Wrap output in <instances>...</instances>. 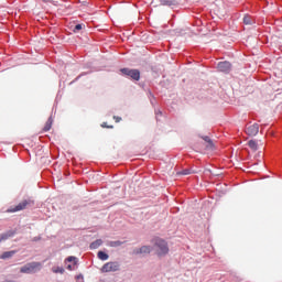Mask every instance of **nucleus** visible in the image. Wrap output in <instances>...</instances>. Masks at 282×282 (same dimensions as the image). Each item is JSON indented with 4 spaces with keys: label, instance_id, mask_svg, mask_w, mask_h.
<instances>
[{
    "label": "nucleus",
    "instance_id": "5",
    "mask_svg": "<svg viewBox=\"0 0 282 282\" xmlns=\"http://www.w3.org/2000/svg\"><path fill=\"white\" fill-rule=\"evenodd\" d=\"M118 271H120V262L118 261L107 262L101 267L102 273L118 272Z\"/></svg>",
    "mask_w": 282,
    "mask_h": 282
},
{
    "label": "nucleus",
    "instance_id": "3",
    "mask_svg": "<svg viewBox=\"0 0 282 282\" xmlns=\"http://www.w3.org/2000/svg\"><path fill=\"white\" fill-rule=\"evenodd\" d=\"M41 268H43V264L41 262L33 261L21 267L20 272L22 274H32L36 272V270H41Z\"/></svg>",
    "mask_w": 282,
    "mask_h": 282
},
{
    "label": "nucleus",
    "instance_id": "26",
    "mask_svg": "<svg viewBox=\"0 0 282 282\" xmlns=\"http://www.w3.org/2000/svg\"><path fill=\"white\" fill-rule=\"evenodd\" d=\"M116 122H122V117L113 116Z\"/></svg>",
    "mask_w": 282,
    "mask_h": 282
},
{
    "label": "nucleus",
    "instance_id": "25",
    "mask_svg": "<svg viewBox=\"0 0 282 282\" xmlns=\"http://www.w3.org/2000/svg\"><path fill=\"white\" fill-rule=\"evenodd\" d=\"M102 129H113V126H108L107 122L101 123Z\"/></svg>",
    "mask_w": 282,
    "mask_h": 282
},
{
    "label": "nucleus",
    "instance_id": "10",
    "mask_svg": "<svg viewBox=\"0 0 282 282\" xmlns=\"http://www.w3.org/2000/svg\"><path fill=\"white\" fill-rule=\"evenodd\" d=\"M150 252H153V247L151 246H142L133 250V254H149Z\"/></svg>",
    "mask_w": 282,
    "mask_h": 282
},
{
    "label": "nucleus",
    "instance_id": "2",
    "mask_svg": "<svg viewBox=\"0 0 282 282\" xmlns=\"http://www.w3.org/2000/svg\"><path fill=\"white\" fill-rule=\"evenodd\" d=\"M119 72L121 76L132 80V83H139L140 78H142V73L138 68L123 67Z\"/></svg>",
    "mask_w": 282,
    "mask_h": 282
},
{
    "label": "nucleus",
    "instance_id": "24",
    "mask_svg": "<svg viewBox=\"0 0 282 282\" xmlns=\"http://www.w3.org/2000/svg\"><path fill=\"white\" fill-rule=\"evenodd\" d=\"M76 281H85V275L83 273H79L75 276Z\"/></svg>",
    "mask_w": 282,
    "mask_h": 282
},
{
    "label": "nucleus",
    "instance_id": "12",
    "mask_svg": "<svg viewBox=\"0 0 282 282\" xmlns=\"http://www.w3.org/2000/svg\"><path fill=\"white\" fill-rule=\"evenodd\" d=\"M242 23L245 25H254V23H257V21L252 18V15H250L249 13H246L243 15Z\"/></svg>",
    "mask_w": 282,
    "mask_h": 282
},
{
    "label": "nucleus",
    "instance_id": "30",
    "mask_svg": "<svg viewBox=\"0 0 282 282\" xmlns=\"http://www.w3.org/2000/svg\"><path fill=\"white\" fill-rule=\"evenodd\" d=\"M156 116H162V110H158Z\"/></svg>",
    "mask_w": 282,
    "mask_h": 282
},
{
    "label": "nucleus",
    "instance_id": "20",
    "mask_svg": "<svg viewBox=\"0 0 282 282\" xmlns=\"http://www.w3.org/2000/svg\"><path fill=\"white\" fill-rule=\"evenodd\" d=\"M54 122V119H52V117H50L43 128L44 133H47V131H50V129H52V124Z\"/></svg>",
    "mask_w": 282,
    "mask_h": 282
},
{
    "label": "nucleus",
    "instance_id": "9",
    "mask_svg": "<svg viewBox=\"0 0 282 282\" xmlns=\"http://www.w3.org/2000/svg\"><path fill=\"white\" fill-rule=\"evenodd\" d=\"M19 230L15 228V229H10V230H7L6 232H2L0 234V243L1 241H8V239L14 237V235H17Z\"/></svg>",
    "mask_w": 282,
    "mask_h": 282
},
{
    "label": "nucleus",
    "instance_id": "29",
    "mask_svg": "<svg viewBox=\"0 0 282 282\" xmlns=\"http://www.w3.org/2000/svg\"><path fill=\"white\" fill-rule=\"evenodd\" d=\"M41 237H34L33 241H40Z\"/></svg>",
    "mask_w": 282,
    "mask_h": 282
},
{
    "label": "nucleus",
    "instance_id": "21",
    "mask_svg": "<svg viewBox=\"0 0 282 282\" xmlns=\"http://www.w3.org/2000/svg\"><path fill=\"white\" fill-rule=\"evenodd\" d=\"M84 28H85V24L77 23V24H75V26H73L72 32L74 34H78V32H80V30H83Z\"/></svg>",
    "mask_w": 282,
    "mask_h": 282
},
{
    "label": "nucleus",
    "instance_id": "27",
    "mask_svg": "<svg viewBox=\"0 0 282 282\" xmlns=\"http://www.w3.org/2000/svg\"><path fill=\"white\" fill-rule=\"evenodd\" d=\"M84 69H91V64H88V63L85 64V65H84Z\"/></svg>",
    "mask_w": 282,
    "mask_h": 282
},
{
    "label": "nucleus",
    "instance_id": "16",
    "mask_svg": "<svg viewBox=\"0 0 282 282\" xmlns=\"http://www.w3.org/2000/svg\"><path fill=\"white\" fill-rule=\"evenodd\" d=\"M17 254V251L15 250H10V251H4L1 256H0V259H12L13 256Z\"/></svg>",
    "mask_w": 282,
    "mask_h": 282
},
{
    "label": "nucleus",
    "instance_id": "18",
    "mask_svg": "<svg viewBox=\"0 0 282 282\" xmlns=\"http://www.w3.org/2000/svg\"><path fill=\"white\" fill-rule=\"evenodd\" d=\"M248 147L251 149V151H259V143H257V140L254 139L248 141Z\"/></svg>",
    "mask_w": 282,
    "mask_h": 282
},
{
    "label": "nucleus",
    "instance_id": "8",
    "mask_svg": "<svg viewBox=\"0 0 282 282\" xmlns=\"http://www.w3.org/2000/svg\"><path fill=\"white\" fill-rule=\"evenodd\" d=\"M247 135L254 138V135L259 134V123H253L251 126L246 127Z\"/></svg>",
    "mask_w": 282,
    "mask_h": 282
},
{
    "label": "nucleus",
    "instance_id": "15",
    "mask_svg": "<svg viewBox=\"0 0 282 282\" xmlns=\"http://www.w3.org/2000/svg\"><path fill=\"white\" fill-rule=\"evenodd\" d=\"M97 259H99L100 261H108L109 260V253H107V251L99 250L97 252Z\"/></svg>",
    "mask_w": 282,
    "mask_h": 282
},
{
    "label": "nucleus",
    "instance_id": "28",
    "mask_svg": "<svg viewBox=\"0 0 282 282\" xmlns=\"http://www.w3.org/2000/svg\"><path fill=\"white\" fill-rule=\"evenodd\" d=\"M149 97L150 98H155V95H153V93L151 90H149Z\"/></svg>",
    "mask_w": 282,
    "mask_h": 282
},
{
    "label": "nucleus",
    "instance_id": "11",
    "mask_svg": "<svg viewBox=\"0 0 282 282\" xmlns=\"http://www.w3.org/2000/svg\"><path fill=\"white\" fill-rule=\"evenodd\" d=\"M199 138H200V140H204V142L207 143L205 147L208 151H213V149H215V142L213 141V139H210V137L199 135Z\"/></svg>",
    "mask_w": 282,
    "mask_h": 282
},
{
    "label": "nucleus",
    "instance_id": "7",
    "mask_svg": "<svg viewBox=\"0 0 282 282\" xmlns=\"http://www.w3.org/2000/svg\"><path fill=\"white\" fill-rule=\"evenodd\" d=\"M65 263H72L66 265V270L72 272L78 268V258L76 256H68L65 259Z\"/></svg>",
    "mask_w": 282,
    "mask_h": 282
},
{
    "label": "nucleus",
    "instance_id": "31",
    "mask_svg": "<svg viewBox=\"0 0 282 282\" xmlns=\"http://www.w3.org/2000/svg\"><path fill=\"white\" fill-rule=\"evenodd\" d=\"M59 96H61V93L57 94V97H59Z\"/></svg>",
    "mask_w": 282,
    "mask_h": 282
},
{
    "label": "nucleus",
    "instance_id": "23",
    "mask_svg": "<svg viewBox=\"0 0 282 282\" xmlns=\"http://www.w3.org/2000/svg\"><path fill=\"white\" fill-rule=\"evenodd\" d=\"M110 248H120L122 246V241L120 240H115L109 242Z\"/></svg>",
    "mask_w": 282,
    "mask_h": 282
},
{
    "label": "nucleus",
    "instance_id": "22",
    "mask_svg": "<svg viewBox=\"0 0 282 282\" xmlns=\"http://www.w3.org/2000/svg\"><path fill=\"white\" fill-rule=\"evenodd\" d=\"M52 272H54V274H65V268H63V267H54L52 269Z\"/></svg>",
    "mask_w": 282,
    "mask_h": 282
},
{
    "label": "nucleus",
    "instance_id": "6",
    "mask_svg": "<svg viewBox=\"0 0 282 282\" xmlns=\"http://www.w3.org/2000/svg\"><path fill=\"white\" fill-rule=\"evenodd\" d=\"M218 72H221L223 74H230L232 72V63L228 61H223L217 64Z\"/></svg>",
    "mask_w": 282,
    "mask_h": 282
},
{
    "label": "nucleus",
    "instance_id": "13",
    "mask_svg": "<svg viewBox=\"0 0 282 282\" xmlns=\"http://www.w3.org/2000/svg\"><path fill=\"white\" fill-rule=\"evenodd\" d=\"M161 6H167L169 8H173L178 6L180 2L177 0H160Z\"/></svg>",
    "mask_w": 282,
    "mask_h": 282
},
{
    "label": "nucleus",
    "instance_id": "1",
    "mask_svg": "<svg viewBox=\"0 0 282 282\" xmlns=\"http://www.w3.org/2000/svg\"><path fill=\"white\" fill-rule=\"evenodd\" d=\"M152 243L154 248H158L156 250V256L158 257H166L169 252H171V249L169 248V242L161 237H154L152 239Z\"/></svg>",
    "mask_w": 282,
    "mask_h": 282
},
{
    "label": "nucleus",
    "instance_id": "17",
    "mask_svg": "<svg viewBox=\"0 0 282 282\" xmlns=\"http://www.w3.org/2000/svg\"><path fill=\"white\" fill-rule=\"evenodd\" d=\"M195 171L193 169H184L182 171L176 172V175L178 177H182V175H193Z\"/></svg>",
    "mask_w": 282,
    "mask_h": 282
},
{
    "label": "nucleus",
    "instance_id": "14",
    "mask_svg": "<svg viewBox=\"0 0 282 282\" xmlns=\"http://www.w3.org/2000/svg\"><path fill=\"white\" fill-rule=\"evenodd\" d=\"M100 246H102V239H96L95 241L90 242L89 250H98Z\"/></svg>",
    "mask_w": 282,
    "mask_h": 282
},
{
    "label": "nucleus",
    "instance_id": "4",
    "mask_svg": "<svg viewBox=\"0 0 282 282\" xmlns=\"http://www.w3.org/2000/svg\"><path fill=\"white\" fill-rule=\"evenodd\" d=\"M32 204H34L32 199H24L14 207H9L7 209V213H19L21 210H25V208H28V206H32Z\"/></svg>",
    "mask_w": 282,
    "mask_h": 282
},
{
    "label": "nucleus",
    "instance_id": "19",
    "mask_svg": "<svg viewBox=\"0 0 282 282\" xmlns=\"http://www.w3.org/2000/svg\"><path fill=\"white\" fill-rule=\"evenodd\" d=\"M89 74H91V70L80 73L75 79H73L69 83V85H74L75 83H78V80L82 79L83 76H89Z\"/></svg>",
    "mask_w": 282,
    "mask_h": 282
}]
</instances>
